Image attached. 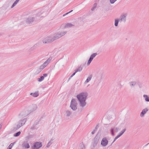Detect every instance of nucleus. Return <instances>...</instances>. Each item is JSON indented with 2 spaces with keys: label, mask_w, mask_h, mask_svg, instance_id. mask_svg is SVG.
Listing matches in <instances>:
<instances>
[{
  "label": "nucleus",
  "mask_w": 149,
  "mask_h": 149,
  "mask_svg": "<svg viewBox=\"0 0 149 149\" xmlns=\"http://www.w3.org/2000/svg\"><path fill=\"white\" fill-rule=\"evenodd\" d=\"M88 96V94L86 92H82L77 95L76 97L78 101L79 105L81 108L84 107L86 106V100Z\"/></svg>",
  "instance_id": "nucleus-1"
},
{
  "label": "nucleus",
  "mask_w": 149,
  "mask_h": 149,
  "mask_svg": "<svg viewBox=\"0 0 149 149\" xmlns=\"http://www.w3.org/2000/svg\"><path fill=\"white\" fill-rule=\"evenodd\" d=\"M77 103L75 99H72L70 102V107L74 111H76L77 109Z\"/></svg>",
  "instance_id": "nucleus-2"
},
{
  "label": "nucleus",
  "mask_w": 149,
  "mask_h": 149,
  "mask_svg": "<svg viewBox=\"0 0 149 149\" xmlns=\"http://www.w3.org/2000/svg\"><path fill=\"white\" fill-rule=\"evenodd\" d=\"M26 121V119L25 118L19 120L17 123V128L16 130H17L24 125Z\"/></svg>",
  "instance_id": "nucleus-3"
},
{
  "label": "nucleus",
  "mask_w": 149,
  "mask_h": 149,
  "mask_svg": "<svg viewBox=\"0 0 149 149\" xmlns=\"http://www.w3.org/2000/svg\"><path fill=\"white\" fill-rule=\"evenodd\" d=\"M61 37V36L59 33H57L54 35V36L53 38H49V39L47 40V42H50L51 41H52L55 40Z\"/></svg>",
  "instance_id": "nucleus-4"
},
{
  "label": "nucleus",
  "mask_w": 149,
  "mask_h": 149,
  "mask_svg": "<svg viewBox=\"0 0 149 149\" xmlns=\"http://www.w3.org/2000/svg\"><path fill=\"white\" fill-rule=\"evenodd\" d=\"M42 145L40 142H36L33 144L32 146V149H38L42 146Z\"/></svg>",
  "instance_id": "nucleus-5"
},
{
  "label": "nucleus",
  "mask_w": 149,
  "mask_h": 149,
  "mask_svg": "<svg viewBox=\"0 0 149 149\" xmlns=\"http://www.w3.org/2000/svg\"><path fill=\"white\" fill-rule=\"evenodd\" d=\"M127 15V14L126 13H123L121 14L120 16V18H119L120 22H126Z\"/></svg>",
  "instance_id": "nucleus-6"
},
{
  "label": "nucleus",
  "mask_w": 149,
  "mask_h": 149,
  "mask_svg": "<svg viewBox=\"0 0 149 149\" xmlns=\"http://www.w3.org/2000/svg\"><path fill=\"white\" fill-rule=\"evenodd\" d=\"M119 130V128L117 127H111L110 130L111 134L113 136H114L115 135L114 132H118Z\"/></svg>",
  "instance_id": "nucleus-7"
},
{
  "label": "nucleus",
  "mask_w": 149,
  "mask_h": 149,
  "mask_svg": "<svg viewBox=\"0 0 149 149\" xmlns=\"http://www.w3.org/2000/svg\"><path fill=\"white\" fill-rule=\"evenodd\" d=\"M108 141L106 138H103L101 143V145L103 147L106 146L108 144Z\"/></svg>",
  "instance_id": "nucleus-8"
},
{
  "label": "nucleus",
  "mask_w": 149,
  "mask_h": 149,
  "mask_svg": "<svg viewBox=\"0 0 149 149\" xmlns=\"http://www.w3.org/2000/svg\"><path fill=\"white\" fill-rule=\"evenodd\" d=\"M51 60V58H49L40 66V68L42 69H43L45 68L48 65V64L50 62Z\"/></svg>",
  "instance_id": "nucleus-9"
},
{
  "label": "nucleus",
  "mask_w": 149,
  "mask_h": 149,
  "mask_svg": "<svg viewBox=\"0 0 149 149\" xmlns=\"http://www.w3.org/2000/svg\"><path fill=\"white\" fill-rule=\"evenodd\" d=\"M97 55V53H94L93 54L90 56V57L88 61V62L87 63V65H89L93 58L95 57V56Z\"/></svg>",
  "instance_id": "nucleus-10"
},
{
  "label": "nucleus",
  "mask_w": 149,
  "mask_h": 149,
  "mask_svg": "<svg viewBox=\"0 0 149 149\" xmlns=\"http://www.w3.org/2000/svg\"><path fill=\"white\" fill-rule=\"evenodd\" d=\"M148 109L147 108L143 109L140 113V116L141 117H143L144 116V115L148 111Z\"/></svg>",
  "instance_id": "nucleus-11"
},
{
  "label": "nucleus",
  "mask_w": 149,
  "mask_h": 149,
  "mask_svg": "<svg viewBox=\"0 0 149 149\" xmlns=\"http://www.w3.org/2000/svg\"><path fill=\"white\" fill-rule=\"evenodd\" d=\"M34 19L33 17H30L27 18L26 20V22L27 24H30L34 21Z\"/></svg>",
  "instance_id": "nucleus-12"
},
{
  "label": "nucleus",
  "mask_w": 149,
  "mask_h": 149,
  "mask_svg": "<svg viewBox=\"0 0 149 149\" xmlns=\"http://www.w3.org/2000/svg\"><path fill=\"white\" fill-rule=\"evenodd\" d=\"M47 76V74H43V76H42L40 78H38L37 80L39 82H41L44 79V77H46Z\"/></svg>",
  "instance_id": "nucleus-13"
},
{
  "label": "nucleus",
  "mask_w": 149,
  "mask_h": 149,
  "mask_svg": "<svg viewBox=\"0 0 149 149\" xmlns=\"http://www.w3.org/2000/svg\"><path fill=\"white\" fill-rule=\"evenodd\" d=\"M30 95L34 97H37L39 95V91H36L34 93H30Z\"/></svg>",
  "instance_id": "nucleus-14"
},
{
  "label": "nucleus",
  "mask_w": 149,
  "mask_h": 149,
  "mask_svg": "<svg viewBox=\"0 0 149 149\" xmlns=\"http://www.w3.org/2000/svg\"><path fill=\"white\" fill-rule=\"evenodd\" d=\"M99 138L97 136H96L94 139L93 141V145L94 146H95L98 143L99 141Z\"/></svg>",
  "instance_id": "nucleus-15"
},
{
  "label": "nucleus",
  "mask_w": 149,
  "mask_h": 149,
  "mask_svg": "<svg viewBox=\"0 0 149 149\" xmlns=\"http://www.w3.org/2000/svg\"><path fill=\"white\" fill-rule=\"evenodd\" d=\"M92 77V75H89L87 77L86 79V80L84 82V84H86L91 81Z\"/></svg>",
  "instance_id": "nucleus-16"
},
{
  "label": "nucleus",
  "mask_w": 149,
  "mask_h": 149,
  "mask_svg": "<svg viewBox=\"0 0 149 149\" xmlns=\"http://www.w3.org/2000/svg\"><path fill=\"white\" fill-rule=\"evenodd\" d=\"M72 114V112L68 110H66L65 111V115L68 117L70 116Z\"/></svg>",
  "instance_id": "nucleus-17"
},
{
  "label": "nucleus",
  "mask_w": 149,
  "mask_h": 149,
  "mask_svg": "<svg viewBox=\"0 0 149 149\" xmlns=\"http://www.w3.org/2000/svg\"><path fill=\"white\" fill-rule=\"evenodd\" d=\"M37 109V105L36 104H32L31 107V110L32 111H35Z\"/></svg>",
  "instance_id": "nucleus-18"
},
{
  "label": "nucleus",
  "mask_w": 149,
  "mask_h": 149,
  "mask_svg": "<svg viewBox=\"0 0 149 149\" xmlns=\"http://www.w3.org/2000/svg\"><path fill=\"white\" fill-rule=\"evenodd\" d=\"M120 22V21L119 20V18H116L114 19V26L116 27L118 26V24L119 22Z\"/></svg>",
  "instance_id": "nucleus-19"
},
{
  "label": "nucleus",
  "mask_w": 149,
  "mask_h": 149,
  "mask_svg": "<svg viewBox=\"0 0 149 149\" xmlns=\"http://www.w3.org/2000/svg\"><path fill=\"white\" fill-rule=\"evenodd\" d=\"M74 26V25L70 23H68L65 24V28H67L69 27H70L72 26Z\"/></svg>",
  "instance_id": "nucleus-20"
},
{
  "label": "nucleus",
  "mask_w": 149,
  "mask_h": 149,
  "mask_svg": "<svg viewBox=\"0 0 149 149\" xmlns=\"http://www.w3.org/2000/svg\"><path fill=\"white\" fill-rule=\"evenodd\" d=\"M82 68L81 66H79L75 70V72H80L82 70Z\"/></svg>",
  "instance_id": "nucleus-21"
},
{
  "label": "nucleus",
  "mask_w": 149,
  "mask_h": 149,
  "mask_svg": "<svg viewBox=\"0 0 149 149\" xmlns=\"http://www.w3.org/2000/svg\"><path fill=\"white\" fill-rule=\"evenodd\" d=\"M143 97L145 98V100L147 102H149V97L146 95H143Z\"/></svg>",
  "instance_id": "nucleus-22"
},
{
  "label": "nucleus",
  "mask_w": 149,
  "mask_h": 149,
  "mask_svg": "<svg viewBox=\"0 0 149 149\" xmlns=\"http://www.w3.org/2000/svg\"><path fill=\"white\" fill-rule=\"evenodd\" d=\"M130 86L132 87H134L136 84V82L135 81L130 82L129 83Z\"/></svg>",
  "instance_id": "nucleus-23"
},
{
  "label": "nucleus",
  "mask_w": 149,
  "mask_h": 149,
  "mask_svg": "<svg viewBox=\"0 0 149 149\" xmlns=\"http://www.w3.org/2000/svg\"><path fill=\"white\" fill-rule=\"evenodd\" d=\"M53 139H51L50 141L47 144L46 147H49L51 145V144L53 143Z\"/></svg>",
  "instance_id": "nucleus-24"
},
{
  "label": "nucleus",
  "mask_w": 149,
  "mask_h": 149,
  "mask_svg": "<svg viewBox=\"0 0 149 149\" xmlns=\"http://www.w3.org/2000/svg\"><path fill=\"white\" fill-rule=\"evenodd\" d=\"M19 0H16L12 6L11 8H13L17 4V3L19 2Z\"/></svg>",
  "instance_id": "nucleus-25"
},
{
  "label": "nucleus",
  "mask_w": 149,
  "mask_h": 149,
  "mask_svg": "<svg viewBox=\"0 0 149 149\" xmlns=\"http://www.w3.org/2000/svg\"><path fill=\"white\" fill-rule=\"evenodd\" d=\"M67 32L66 31H63L59 33L60 35L61 36V37H62V36L65 35L66 33Z\"/></svg>",
  "instance_id": "nucleus-26"
},
{
  "label": "nucleus",
  "mask_w": 149,
  "mask_h": 149,
  "mask_svg": "<svg viewBox=\"0 0 149 149\" xmlns=\"http://www.w3.org/2000/svg\"><path fill=\"white\" fill-rule=\"evenodd\" d=\"M24 146L26 148H30V146L28 143H26L24 144Z\"/></svg>",
  "instance_id": "nucleus-27"
},
{
  "label": "nucleus",
  "mask_w": 149,
  "mask_h": 149,
  "mask_svg": "<svg viewBox=\"0 0 149 149\" xmlns=\"http://www.w3.org/2000/svg\"><path fill=\"white\" fill-rule=\"evenodd\" d=\"M21 134V132L19 131L17 132L14 135V136L15 137H17L19 136Z\"/></svg>",
  "instance_id": "nucleus-28"
},
{
  "label": "nucleus",
  "mask_w": 149,
  "mask_h": 149,
  "mask_svg": "<svg viewBox=\"0 0 149 149\" xmlns=\"http://www.w3.org/2000/svg\"><path fill=\"white\" fill-rule=\"evenodd\" d=\"M13 144V143H11L8 146L7 149H11L12 147V146Z\"/></svg>",
  "instance_id": "nucleus-29"
},
{
  "label": "nucleus",
  "mask_w": 149,
  "mask_h": 149,
  "mask_svg": "<svg viewBox=\"0 0 149 149\" xmlns=\"http://www.w3.org/2000/svg\"><path fill=\"white\" fill-rule=\"evenodd\" d=\"M126 130V129L125 128H124L123 130L120 133L122 134V135H123L124 132Z\"/></svg>",
  "instance_id": "nucleus-30"
},
{
  "label": "nucleus",
  "mask_w": 149,
  "mask_h": 149,
  "mask_svg": "<svg viewBox=\"0 0 149 149\" xmlns=\"http://www.w3.org/2000/svg\"><path fill=\"white\" fill-rule=\"evenodd\" d=\"M117 0H110V3L111 4L114 3Z\"/></svg>",
  "instance_id": "nucleus-31"
},
{
  "label": "nucleus",
  "mask_w": 149,
  "mask_h": 149,
  "mask_svg": "<svg viewBox=\"0 0 149 149\" xmlns=\"http://www.w3.org/2000/svg\"><path fill=\"white\" fill-rule=\"evenodd\" d=\"M76 73V72H75H75L74 73H73L69 78L68 79V80H69L73 76H74Z\"/></svg>",
  "instance_id": "nucleus-32"
},
{
  "label": "nucleus",
  "mask_w": 149,
  "mask_h": 149,
  "mask_svg": "<svg viewBox=\"0 0 149 149\" xmlns=\"http://www.w3.org/2000/svg\"><path fill=\"white\" fill-rule=\"evenodd\" d=\"M79 149H85V147L83 145H81Z\"/></svg>",
  "instance_id": "nucleus-33"
},
{
  "label": "nucleus",
  "mask_w": 149,
  "mask_h": 149,
  "mask_svg": "<svg viewBox=\"0 0 149 149\" xmlns=\"http://www.w3.org/2000/svg\"><path fill=\"white\" fill-rule=\"evenodd\" d=\"M119 137V136L118 135L116 136L115 137V138L114 139V140L112 143H113L117 139H118Z\"/></svg>",
  "instance_id": "nucleus-34"
},
{
  "label": "nucleus",
  "mask_w": 149,
  "mask_h": 149,
  "mask_svg": "<svg viewBox=\"0 0 149 149\" xmlns=\"http://www.w3.org/2000/svg\"><path fill=\"white\" fill-rule=\"evenodd\" d=\"M73 11L72 10H71L70 11L68 12V13H67L65 14H63V16L64 17V16H65L66 15H67V14H68L69 13H70L72 11Z\"/></svg>",
  "instance_id": "nucleus-35"
},
{
  "label": "nucleus",
  "mask_w": 149,
  "mask_h": 149,
  "mask_svg": "<svg viewBox=\"0 0 149 149\" xmlns=\"http://www.w3.org/2000/svg\"><path fill=\"white\" fill-rule=\"evenodd\" d=\"M97 6V3H94V4H93V7L94 8H95Z\"/></svg>",
  "instance_id": "nucleus-36"
},
{
  "label": "nucleus",
  "mask_w": 149,
  "mask_h": 149,
  "mask_svg": "<svg viewBox=\"0 0 149 149\" xmlns=\"http://www.w3.org/2000/svg\"><path fill=\"white\" fill-rule=\"evenodd\" d=\"M95 131H96V130H94L92 132H91V134H94L95 133Z\"/></svg>",
  "instance_id": "nucleus-37"
},
{
  "label": "nucleus",
  "mask_w": 149,
  "mask_h": 149,
  "mask_svg": "<svg viewBox=\"0 0 149 149\" xmlns=\"http://www.w3.org/2000/svg\"><path fill=\"white\" fill-rule=\"evenodd\" d=\"M118 135L119 136V137H120L122 135L120 133H119L118 134Z\"/></svg>",
  "instance_id": "nucleus-38"
},
{
  "label": "nucleus",
  "mask_w": 149,
  "mask_h": 149,
  "mask_svg": "<svg viewBox=\"0 0 149 149\" xmlns=\"http://www.w3.org/2000/svg\"><path fill=\"white\" fill-rule=\"evenodd\" d=\"M95 8H94L93 7H92V8H91V10L92 11H93L94 10H95Z\"/></svg>",
  "instance_id": "nucleus-39"
},
{
  "label": "nucleus",
  "mask_w": 149,
  "mask_h": 149,
  "mask_svg": "<svg viewBox=\"0 0 149 149\" xmlns=\"http://www.w3.org/2000/svg\"><path fill=\"white\" fill-rule=\"evenodd\" d=\"M1 126H2L1 125H0V129H1Z\"/></svg>",
  "instance_id": "nucleus-40"
},
{
  "label": "nucleus",
  "mask_w": 149,
  "mask_h": 149,
  "mask_svg": "<svg viewBox=\"0 0 149 149\" xmlns=\"http://www.w3.org/2000/svg\"><path fill=\"white\" fill-rule=\"evenodd\" d=\"M47 42H43V43H46Z\"/></svg>",
  "instance_id": "nucleus-41"
}]
</instances>
